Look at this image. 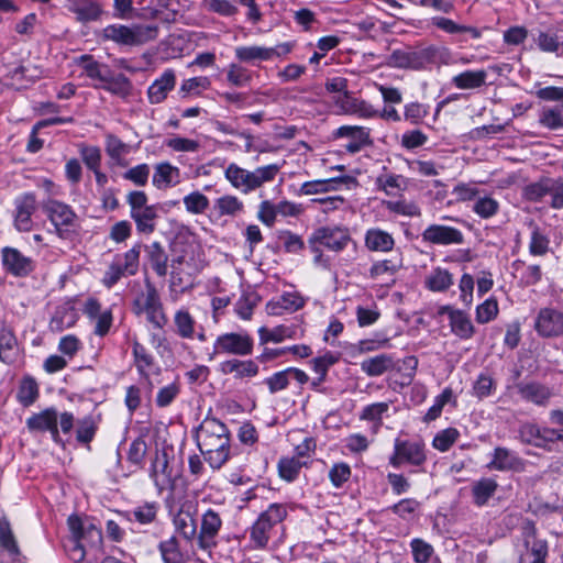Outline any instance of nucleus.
<instances>
[{
    "label": "nucleus",
    "instance_id": "obj_1",
    "mask_svg": "<svg viewBox=\"0 0 563 563\" xmlns=\"http://www.w3.org/2000/svg\"><path fill=\"white\" fill-rule=\"evenodd\" d=\"M196 441L205 461L212 470H220L230 457V433L227 426L207 417L196 432Z\"/></svg>",
    "mask_w": 563,
    "mask_h": 563
},
{
    "label": "nucleus",
    "instance_id": "obj_24",
    "mask_svg": "<svg viewBox=\"0 0 563 563\" xmlns=\"http://www.w3.org/2000/svg\"><path fill=\"white\" fill-rule=\"evenodd\" d=\"M365 245L371 251L388 252L393 250L395 241L389 233L380 229H371L366 232Z\"/></svg>",
    "mask_w": 563,
    "mask_h": 563
},
{
    "label": "nucleus",
    "instance_id": "obj_51",
    "mask_svg": "<svg viewBox=\"0 0 563 563\" xmlns=\"http://www.w3.org/2000/svg\"><path fill=\"white\" fill-rule=\"evenodd\" d=\"M258 333H260L261 344H265L271 341L275 342V343H279L285 338L291 336L290 329L285 325H278V327L274 328L273 330H268L263 327L260 329Z\"/></svg>",
    "mask_w": 563,
    "mask_h": 563
},
{
    "label": "nucleus",
    "instance_id": "obj_15",
    "mask_svg": "<svg viewBox=\"0 0 563 563\" xmlns=\"http://www.w3.org/2000/svg\"><path fill=\"white\" fill-rule=\"evenodd\" d=\"M422 239L432 244H461L464 241L463 233L451 227L431 224L422 233Z\"/></svg>",
    "mask_w": 563,
    "mask_h": 563
},
{
    "label": "nucleus",
    "instance_id": "obj_62",
    "mask_svg": "<svg viewBox=\"0 0 563 563\" xmlns=\"http://www.w3.org/2000/svg\"><path fill=\"white\" fill-rule=\"evenodd\" d=\"M410 547L417 563H427L433 553L432 547L421 539H413Z\"/></svg>",
    "mask_w": 563,
    "mask_h": 563
},
{
    "label": "nucleus",
    "instance_id": "obj_11",
    "mask_svg": "<svg viewBox=\"0 0 563 563\" xmlns=\"http://www.w3.org/2000/svg\"><path fill=\"white\" fill-rule=\"evenodd\" d=\"M406 52L408 67L411 70L426 69L430 65H434L439 62H442L445 55V49H442L434 45L408 49Z\"/></svg>",
    "mask_w": 563,
    "mask_h": 563
},
{
    "label": "nucleus",
    "instance_id": "obj_28",
    "mask_svg": "<svg viewBox=\"0 0 563 563\" xmlns=\"http://www.w3.org/2000/svg\"><path fill=\"white\" fill-rule=\"evenodd\" d=\"M450 325L452 332L461 339L467 340L474 334V325L468 316L463 312H451Z\"/></svg>",
    "mask_w": 563,
    "mask_h": 563
},
{
    "label": "nucleus",
    "instance_id": "obj_39",
    "mask_svg": "<svg viewBox=\"0 0 563 563\" xmlns=\"http://www.w3.org/2000/svg\"><path fill=\"white\" fill-rule=\"evenodd\" d=\"M553 191V181L549 178L528 185L523 195L529 201H540L545 195Z\"/></svg>",
    "mask_w": 563,
    "mask_h": 563
},
{
    "label": "nucleus",
    "instance_id": "obj_59",
    "mask_svg": "<svg viewBox=\"0 0 563 563\" xmlns=\"http://www.w3.org/2000/svg\"><path fill=\"white\" fill-rule=\"evenodd\" d=\"M80 155L85 165L91 170L100 167L101 151L98 146L80 145Z\"/></svg>",
    "mask_w": 563,
    "mask_h": 563
},
{
    "label": "nucleus",
    "instance_id": "obj_26",
    "mask_svg": "<svg viewBox=\"0 0 563 563\" xmlns=\"http://www.w3.org/2000/svg\"><path fill=\"white\" fill-rule=\"evenodd\" d=\"M131 218L136 224L140 233L151 234L155 231V220L157 219V210L155 206H150L137 212H130Z\"/></svg>",
    "mask_w": 563,
    "mask_h": 563
},
{
    "label": "nucleus",
    "instance_id": "obj_57",
    "mask_svg": "<svg viewBox=\"0 0 563 563\" xmlns=\"http://www.w3.org/2000/svg\"><path fill=\"white\" fill-rule=\"evenodd\" d=\"M147 452V444L142 437L136 438L130 445L128 460L134 465L141 466Z\"/></svg>",
    "mask_w": 563,
    "mask_h": 563
},
{
    "label": "nucleus",
    "instance_id": "obj_19",
    "mask_svg": "<svg viewBox=\"0 0 563 563\" xmlns=\"http://www.w3.org/2000/svg\"><path fill=\"white\" fill-rule=\"evenodd\" d=\"M339 184L357 185V180L352 176H340L330 179L307 181L301 185L299 194L314 195L319 192H327L336 189V185Z\"/></svg>",
    "mask_w": 563,
    "mask_h": 563
},
{
    "label": "nucleus",
    "instance_id": "obj_58",
    "mask_svg": "<svg viewBox=\"0 0 563 563\" xmlns=\"http://www.w3.org/2000/svg\"><path fill=\"white\" fill-rule=\"evenodd\" d=\"M459 437V431L448 428L439 432L433 439V446L442 452L448 451Z\"/></svg>",
    "mask_w": 563,
    "mask_h": 563
},
{
    "label": "nucleus",
    "instance_id": "obj_25",
    "mask_svg": "<svg viewBox=\"0 0 563 563\" xmlns=\"http://www.w3.org/2000/svg\"><path fill=\"white\" fill-rule=\"evenodd\" d=\"M223 374H235L236 378L253 377L258 373V366L252 361L229 360L221 364Z\"/></svg>",
    "mask_w": 563,
    "mask_h": 563
},
{
    "label": "nucleus",
    "instance_id": "obj_22",
    "mask_svg": "<svg viewBox=\"0 0 563 563\" xmlns=\"http://www.w3.org/2000/svg\"><path fill=\"white\" fill-rule=\"evenodd\" d=\"M339 361V356L332 352H327L322 356L314 357L311 363L313 371L319 375L311 382V388L325 393V389H321L320 385L325 380L328 369Z\"/></svg>",
    "mask_w": 563,
    "mask_h": 563
},
{
    "label": "nucleus",
    "instance_id": "obj_23",
    "mask_svg": "<svg viewBox=\"0 0 563 563\" xmlns=\"http://www.w3.org/2000/svg\"><path fill=\"white\" fill-rule=\"evenodd\" d=\"M394 367V360L388 354H379L361 363V369L369 377L380 376Z\"/></svg>",
    "mask_w": 563,
    "mask_h": 563
},
{
    "label": "nucleus",
    "instance_id": "obj_52",
    "mask_svg": "<svg viewBox=\"0 0 563 563\" xmlns=\"http://www.w3.org/2000/svg\"><path fill=\"white\" fill-rule=\"evenodd\" d=\"M498 210L499 203L490 197L479 198L473 206V211L483 219H488L495 216Z\"/></svg>",
    "mask_w": 563,
    "mask_h": 563
},
{
    "label": "nucleus",
    "instance_id": "obj_17",
    "mask_svg": "<svg viewBox=\"0 0 563 563\" xmlns=\"http://www.w3.org/2000/svg\"><path fill=\"white\" fill-rule=\"evenodd\" d=\"M16 214L14 219L19 231L27 232L32 228L31 216L36 209L35 195L27 192L15 200Z\"/></svg>",
    "mask_w": 563,
    "mask_h": 563
},
{
    "label": "nucleus",
    "instance_id": "obj_8",
    "mask_svg": "<svg viewBox=\"0 0 563 563\" xmlns=\"http://www.w3.org/2000/svg\"><path fill=\"white\" fill-rule=\"evenodd\" d=\"M253 340L249 334L225 333L218 336L214 343V351L209 355V360H213L218 353H229L235 355H249L252 353Z\"/></svg>",
    "mask_w": 563,
    "mask_h": 563
},
{
    "label": "nucleus",
    "instance_id": "obj_2",
    "mask_svg": "<svg viewBox=\"0 0 563 563\" xmlns=\"http://www.w3.org/2000/svg\"><path fill=\"white\" fill-rule=\"evenodd\" d=\"M157 25L134 24L132 26L112 24L102 30V37L120 45L136 46L156 38Z\"/></svg>",
    "mask_w": 563,
    "mask_h": 563
},
{
    "label": "nucleus",
    "instance_id": "obj_53",
    "mask_svg": "<svg viewBox=\"0 0 563 563\" xmlns=\"http://www.w3.org/2000/svg\"><path fill=\"white\" fill-rule=\"evenodd\" d=\"M125 275H128V271L123 269L121 265V256H117L108 267L102 283L107 288H112Z\"/></svg>",
    "mask_w": 563,
    "mask_h": 563
},
{
    "label": "nucleus",
    "instance_id": "obj_60",
    "mask_svg": "<svg viewBox=\"0 0 563 563\" xmlns=\"http://www.w3.org/2000/svg\"><path fill=\"white\" fill-rule=\"evenodd\" d=\"M498 313V305L495 299H487L476 309V321L478 323H487Z\"/></svg>",
    "mask_w": 563,
    "mask_h": 563
},
{
    "label": "nucleus",
    "instance_id": "obj_18",
    "mask_svg": "<svg viewBox=\"0 0 563 563\" xmlns=\"http://www.w3.org/2000/svg\"><path fill=\"white\" fill-rule=\"evenodd\" d=\"M175 84V73L172 69L165 70L164 74L148 87L147 97L150 102L152 104L163 102L168 92L174 89Z\"/></svg>",
    "mask_w": 563,
    "mask_h": 563
},
{
    "label": "nucleus",
    "instance_id": "obj_29",
    "mask_svg": "<svg viewBox=\"0 0 563 563\" xmlns=\"http://www.w3.org/2000/svg\"><path fill=\"white\" fill-rule=\"evenodd\" d=\"M487 73L485 70H466L453 78V84L459 89H475L485 84Z\"/></svg>",
    "mask_w": 563,
    "mask_h": 563
},
{
    "label": "nucleus",
    "instance_id": "obj_64",
    "mask_svg": "<svg viewBox=\"0 0 563 563\" xmlns=\"http://www.w3.org/2000/svg\"><path fill=\"white\" fill-rule=\"evenodd\" d=\"M549 250V239L534 228L531 234L529 251L532 255H544Z\"/></svg>",
    "mask_w": 563,
    "mask_h": 563
},
{
    "label": "nucleus",
    "instance_id": "obj_40",
    "mask_svg": "<svg viewBox=\"0 0 563 563\" xmlns=\"http://www.w3.org/2000/svg\"><path fill=\"white\" fill-rule=\"evenodd\" d=\"M103 82L106 84L103 89L120 97H126L130 95L132 88L130 79L123 74H119L117 77H110L109 74L108 80H104Z\"/></svg>",
    "mask_w": 563,
    "mask_h": 563
},
{
    "label": "nucleus",
    "instance_id": "obj_50",
    "mask_svg": "<svg viewBox=\"0 0 563 563\" xmlns=\"http://www.w3.org/2000/svg\"><path fill=\"white\" fill-rule=\"evenodd\" d=\"M97 431V426L91 417H86L78 421L76 439L79 443L88 444L92 441Z\"/></svg>",
    "mask_w": 563,
    "mask_h": 563
},
{
    "label": "nucleus",
    "instance_id": "obj_21",
    "mask_svg": "<svg viewBox=\"0 0 563 563\" xmlns=\"http://www.w3.org/2000/svg\"><path fill=\"white\" fill-rule=\"evenodd\" d=\"M517 389L525 400L540 406L545 405L552 395L547 386L534 382L528 384L519 383L517 384Z\"/></svg>",
    "mask_w": 563,
    "mask_h": 563
},
{
    "label": "nucleus",
    "instance_id": "obj_49",
    "mask_svg": "<svg viewBox=\"0 0 563 563\" xmlns=\"http://www.w3.org/2000/svg\"><path fill=\"white\" fill-rule=\"evenodd\" d=\"M175 324L177 328V333L181 338H192L194 334V327H195V320L189 314L188 311L179 310L175 314Z\"/></svg>",
    "mask_w": 563,
    "mask_h": 563
},
{
    "label": "nucleus",
    "instance_id": "obj_13",
    "mask_svg": "<svg viewBox=\"0 0 563 563\" xmlns=\"http://www.w3.org/2000/svg\"><path fill=\"white\" fill-rule=\"evenodd\" d=\"M291 47L288 43L278 45L277 47H261V46H240L235 48V56L241 62L254 60H268L273 56H280L288 54Z\"/></svg>",
    "mask_w": 563,
    "mask_h": 563
},
{
    "label": "nucleus",
    "instance_id": "obj_56",
    "mask_svg": "<svg viewBox=\"0 0 563 563\" xmlns=\"http://www.w3.org/2000/svg\"><path fill=\"white\" fill-rule=\"evenodd\" d=\"M175 526L187 540L194 539L197 533L196 522L189 514L178 515L175 518Z\"/></svg>",
    "mask_w": 563,
    "mask_h": 563
},
{
    "label": "nucleus",
    "instance_id": "obj_9",
    "mask_svg": "<svg viewBox=\"0 0 563 563\" xmlns=\"http://www.w3.org/2000/svg\"><path fill=\"white\" fill-rule=\"evenodd\" d=\"M534 329L542 338H558L563 335V312L555 308L540 309Z\"/></svg>",
    "mask_w": 563,
    "mask_h": 563
},
{
    "label": "nucleus",
    "instance_id": "obj_36",
    "mask_svg": "<svg viewBox=\"0 0 563 563\" xmlns=\"http://www.w3.org/2000/svg\"><path fill=\"white\" fill-rule=\"evenodd\" d=\"M521 464L520 459L512 455L508 449L496 448L494 451V460L492 461V467L505 471L515 470Z\"/></svg>",
    "mask_w": 563,
    "mask_h": 563
},
{
    "label": "nucleus",
    "instance_id": "obj_42",
    "mask_svg": "<svg viewBox=\"0 0 563 563\" xmlns=\"http://www.w3.org/2000/svg\"><path fill=\"white\" fill-rule=\"evenodd\" d=\"M174 176H179V169L168 163H161L155 167L153 184L157 188H161L163 184L167 187L172 184Z\"/></svg>",
    "mask_w": 563,
    "mask_h": 563
},
{
    "label": "nucleus",
    "instance_id": "obj_43",
    "mask_svg": "<svg viewBox=\"0 0 563 563\" xmlns=\"http://www.w3.org/2000/svg\"><path fill=\"white\" fill-rule=\"evenodd\" d=\"M278 170L279 166L272 164L264 167H258L254 172H251V191L260 188L264 183L273 180Z\"/></svg>",
    "mask_w": 563,
    "mask_h": 563
},
{
    "label": "nucleus",
    "instance_id": "obj_14",
    "mask_svg": "<svg viewBox=\"0 0 563 563\" xmlns=\"http://www.w3.org/2000/svg\"><path fill=\"white\" fill-rule=\"evenodd\" d=\"M150 475L159 490L174 485V477L172 468L169 467V460L166 450H156L152 461Z\"/></svg>",
    "mask_w": 563,
    "mask_h": 563
},
{
    "label": "nucleus",
    "instance_id": "obj_35",
    "mask_svg": "<svg viewBox=\"0 0 563 563\" xmlns=\"http://www.w3.org/2000/svg\"><path fill=\"white\" fill-rule=\"evenodd\" d=\"M431 22L434 26H437L438 29H440L449 34L471 33L472 36L475 38L479 37V35H481L479 31L476 27L460 25V24L455 23L454 21L443 18V16H434L431 19Z\"/></svg>",
    "mask_w": 563,
    "mask_h": 563
},
{
    "label": "nucleus",
    "instance_id": "obj_48",
    "mask_svg": "<svg viewBox=\"0 0 563 563\" xmlns=\"http://www.w3.org/2000/svg\"><path fill=\"white\" fill-rule=\"evenodd\" d=\"M0 545L12 555L20 554L10 523L5 520H0Z\"/></svg>",
    "mask_w": 563,
    "mask_h": 563
},
{
    "label": "nucleus",
    "instance_id": "obj_7",
    "mask_svg": "<svg viewBox=\"0 0 563 563\" xmlns=\"http://www.w3.org/2000/svg\"><path fill=\"white\" fill-rule=\"evenodd\" d=\"M26 427L31 432H49L52 440L62 446L65 442L58 429V412L55 408H46L26 419Z\"/></svg>",
    "mask_w": 563,
    "mask_h": 563
},
{
    "label": "nucleus",
    "instance_id": "obj_55",
    "mask_svg": "<svg viewBox=\"0 0 563 563\" xmlns=\"http://www.w3.org/2000/svg\"><path fill=\"white\" fill-rule=\"evenodd\" d=\"M289 379H290V369L286 368L284 371L273 374L271 377H267L265 379V384L267 385L271 394H276V393L284 390L288 387Z\"/></svg>",
    "mask_w": 563,
    "mask_h": 563
},
{
    "label": "nucleus",
    "instance_id": "obj_32",
    "mask_svg": "<svg viewBox=\"0 0 563 563\" xmlns=\"http://www.w3.org/2000/svg\"><path fill=\"white\" fill-rule=\"evenodd\" d=\"M225 177L233 187L241 188L244 192L251 191V172L232 163L225 169Z\"/></svg>",
    "mask_w": 563,
    "mask_h": 563
},
{
    "label": "nucleus",
    "instance_id": "obj_47",
    "mask_svg": "<svg viewBox=\"0 0 563 563\" xmlns=\"http://www.w3.org/2000/svg\"><path fill=\"white\" fill-rule=\"evenodd\" d=\"M37 396L38 387L36 382L30 377L23 379L18 394L19 401L23 406L27 407L36 400Z\"/></svg>",
    "mask_w": 563,
    "mask_h": 563
},
{
    "label": "nucleus",
    "instance_id": "obj_4",
    "mask_svg": "<svg viewBox=\"0 0 563 563\" xmlns=\"http://www.w3.org/2000/svg\"><path fill=\"white\" fill-rule=\"evenodd\" d=\"M287 516V510L282 504H272L262 512L251 528V540L256 548L263 549L269 540L272 528L282 522Z\"/></svg>",
    "mask_w": 563,
    "mask_h": 563
},
{
    "label": "nucleus",
    "instance_id": "obj_63",
    "mask_svg": "<svg viewBox=\"0 0 563 563\" xmlns=\"http://www.w3.org/2000/svg\"><path fill=\"white\" fill-rule=\"evenodd\" d=\"M217 208L220 214L233 216L243 209V203L234 196H224L217 200Z\"/></svg>",
    "mask_w": 563,
    "mask_h": 563
},
{
    "label": "nucleus",
    "instance_id": "obj_12",
    "mask_svg": "<svg viewBox=\"0 0 563 563\" xmlns=\"http://www.w3.org/2000/svg\"><path fill=\"white\" fill-rule=\"evenodd\" d=\"M69 530L73 536L80 539L87 549H100L102 545V532L95 525H84L80 517L71 515L67 520Z\"/></svg>",
    "mask_w": 563,
    "mask_h": 563
},
{
    "label": "nucleus",
    "instance_id": "obj_27",
    "mask_svg": "<svg viewBox=\"0 0 563 563\" xmlns=\"http://www.w3.org/2000/svg\"><path fill=\"white\" fill-rule=\"evenodd\" d=\"M307 461L299 460L298 457H282L277 464L278 474L284 481L294 482L298 477L300 470L307 466Z\"/></svg>",
    "mask_w": 563,
    "mask_h": 563
},
{
    "label": "nucleus",
    "instance_id": "obj_31",
    "mask_svg": "<svg viewBox=\"0 0 563 563\" xmlns=\"http://www.w3.org/2000/svg\"><path fill=\"white\" fill-rule=\"evenodd\" d=\"M497 487L498 484L493 478H482L475 482L472 488L474 503L477 506H484L495 494Z\"/></svg>",
    "mask_w": 563,
    "mask_h": 563
},
{
    "label": "nucleus",
    "instance_id": "obj_41",
    "mask_svg": "<svg viewBox=\"0 0 563 563\" xmlns=\"http://www.w3.org/2000/svg\"><path fill=\"white\" fill-rule=\"evenodd\" d=\"M82 68L87 76L92 79H98L100 81L108 80V75L110 70L107 66H102L98 62H96L92 56L84 55L81 57Z\"/></svg>",
    "mask_w": 563,
    "mask_h": 563
},
{
    "label": "nucleus",
    "instance_id": "obj_45",
    "mask_svg": "<svg viewBox=\"0 0 563 563\" xmlns=\"http://www.w3.org/2000/svg\"><path fill=\"white\" fill-rule=\"evenodd\" d=\"M16 339L10 331L0 332V361L11 363L14 358Z\"/></svg>",
    "mask_w": 563,
    "mask_h": 563
},
{
    "label": "nucleus",
    "instance_id": "obj_10",
    "mask_svg": "<svg viewBox=\"0 0 563 563\" xmlns=\"http://www.w3.org/2000/svg\"><path fill=\"white\" fill-rule=\"evenodd\" d=\"M4 269L15 277H25L34 271V262L18 249L5 246L1 251Z\"/></svg>",
    "mask_w": 563,
    "mask_h": 563
},
{
    "label": "nucleus",
    "instance_id": "obj_6",
    "mask_svg": "<svg viewBox=\"0 0 563 563\" xmlns=\"http://www.w3.org/2000/svg\"><path fill=\"white\" fill-rule=\"evenodd\" d=\"M351 241L350 232L343 227H321L313 231L308 243H319L327 249L340 252L346 247Z\"/></svg>",
    "mask_w": 563,
    "mask_h": 563
},
{
    "label": "nucleus",
    "instance_id": "obj_20",
    "mask_svg": "<svg viewBox=\"0 0 563 563\" xmlns=\"http://www.w3.org/2000/svg\"><path fill=\"white\" fill-rule=\"evenodd\" d=\"M68 9L76 14V20L81 23L97 21L103 12L99 0H79L68 5Z\"/></svg>",
    "mask_w": 563,
    "mask_h": 563
},
{
    "label": "nucleus",
    "instance_id": "obj_33",
    "mask_svg": "<svg viewBox=\"0 0 563 563\" xmlns=\"http://www.w3.org/2000/svg\"><path fill=\"white\" fill-rule=\"evenodd\" d=\"M148 258L152 268L159 277H164L167 274V262L168 256L165 253L163 246L158 242H153L148 247Z\"/></svg>",
    "mask_w": 563,
    "mask_h": 563
},
{
    "label": "nucleus",
    "instance_id": "obj_44",
    "mask_svg": "<svg viewBox=\"0 0 563 563\" xmlns=\"http://www.w3.org/2000/svg\"><path fill=\"white\" fill-rule=\"evenodd\" d=\"M75 317L76 314L73 308H58L51 320V329L55 331H63L65 328H69L74 324Z\"/></svg>",
    "mask_w": 563,
    "mask_h": 563
},
{
    "label": "nucleus",
    "instance_id": "obj_37",
    "mask_svg": "<svg viewBox=\"0 0 563 563\" xmlns=\"http://www.w3.org/2000/svg\"><path fill=\"white\" fill-rule=\"evenodd\" d=\"M375 184L387 196H395V190H404L406 188L405 178L401 175L395 174L380 175L376 178Z\"/></svg>",
    "mask_w": 563,
    "mask_h": 563
},
{
    "label": "nucleus",
    "instance_id": "obj_16",
    "mask_svg": "<svg viewBox=\"0 0 563 563\" xmlns=\"http://www.w3.org/2000/svg\"><path fill=\"white\" fill-rule=\"evenodd\" d=\"M220 516L209 509L203 516L201 521L200 532L198 534V545L202 550H210L216 547V537L221 527Z\"/></svg>",
    "mask_w": 563,
    "mask_h": 563
},
{
    "label": "nucleus",
    "instance_id": "obj_61",
    "mask_svg": "<svg viewBox=\"0 0 563 563\" xmlns=\"http://www.w3.org/2000/svg\"><path fill=\"white\" fill-rule=\"evenodd\" d=\"M106 152L112 159L119 162L121 156L128 152V145L118 136L108 134L106 137Z\"/></svg>",
    "mask_w": 563,
    "mask_h": 563
},
{
    "label": "nucleus",
    "instance_id": "obj_3",
    "mask_svg": "<svg viewBox=\"0 0 563 563\" xmlns=\"http://www.w3.org/2000/svg\"><path fill=\"white\" fill-rule=\"evenodd\" d=\"M42 208L53 223L60 239H70L75 232L77 216L73 209L60 201L49 199L43 202Z\"/></svg>",
    "mask_w": 563,
    "mask_h": 563
},
{
    "label": "nucleus",
    "instance_id": "obj_46",
    "mask_svg": "<svg viewBox=\"0 0 563 563\" xmlns=\"http://www.w3.org/2000/svg\"><path fill=\"white\" fill-rule=\"evenodd\" d=\"M186 210L194 214L203 213L209 208V199L199 191H194L184 197Z\"/></svg>",
    "mask_w": 563,
    "mask_h": 563
},
{
    "label": "nucleus",
    "instance_id": "obj_34",
    "mask_svg": "<svg viewBox=\"0 0 563 563\" xmlns=\"http://www.w3.org/2000/svg\"><path fill=\"white\" fill-rule=\"evenodd\" d=\"M539 124L549 130L563 128V104L561 107L543 108L539 114Z\"/></svg>",
    "mask_w": 563,
    "mask_h": 563
},
{
    "label": "nucleus",
    "instance_id": "obj_30",
    "mask_svg": "<svg viewBox=\"0 0 563 563\" xmlns=\"http://www.w3.org/2000/svg\"><path fill=\"white\" fill-rule=\"evenodd\" d=\"M453 284V276L446 269L434 268L426 278V286L432 291H445Z\"/></svg>",
    "mask_w": 563,
    "mask_h": 563
},
{
    "label": "nucleus",
    "instance_id": "obj_54",
    "mask_svg": "<svg viewBox=\"0 0 563 563\" xmlns=\"http://www.w3.org/2000/svg\"><path fill=\"white\" fill-rule=\"evenodd\" d=\"M252 77L246 68L236 65L231 64L228 74H227V80L235 86V87H244L251 81Z\"/></svg>",
    "mask_w": 563,
    "mask_h": 563
},
{
    "label": "nucleus",
    "instance_id": "obj_38",
    "mask_svg": "<svg viewBox=\"0 0 563 563\" xmlns=\"http://www.w3.org/2000/svg\"><path fill=\"white\" fill-rule=\"evenodd\" d=\"M164 563H184L176 537L163 541L158 545Z\"/></svg>",
    "mask_w": 563,
    "mask_h": 563
},
{
    "label": "nucleus",
    "instance_id": "obj_5",
    "mask_svg": "<svg viewBox=\"0 0 563 563\" xmlns=\"http://www.w3.org/2000/svg\"><path fill=\"white\" fill-rule=\"evenodd\" d=\"M426 460L423 443L400 439L395 440L394 454L389 457V464L394 467H399L404 463L420 466Z\"/></svg>",
    "mask_w": 563,
    "mask_h": 563
}]
</instances>
